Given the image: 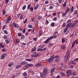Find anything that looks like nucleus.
Returning <instances> with one entry per match:
<instances>
[{"label": "nucleus", "instance_id": "f257e3e1", "mask_svg": "<svg viewBox=\"0 0 78 78\" xmlns=\"http://www.w3.org/2000/svg\"><path fill=\"white\" fill-rule=\"evenodd\" d=\"M48 71V69L47 68H44L43 70V72L41 73V76L42 78H45V76L47 74V72Z\"/></svg>", "mask_w": 78, "mask_h": 78}, {"label": "nucleus", "instance_id": "f03ea898", "mask_svg": "<svg viewBox=\"0 0 78 78\" xmlns=\"http://www.w3.org/2000/svg\"><path fill=\"white\" fill-rule=\"evenodd\" d=\"M67 55H65V63H67V59H69V57H70V51L67 50Z\"/></svg>", "mask_w": 78, "mask_h": 78}, {"label": "nucleus", "instance_id": "7ed1b4c3", "mask_svg": "<svg viewBox=\"0 0 78 78\" xmlns=\"http://www.w3.org/2000/svg\"><path fill=\"white\" fill-rule=\"evenodd\" d=\"M74 9V7L73 6H72L71 9H70V8L69 7L66 8V10L65 11V12L67 14L71 10V12H73V10Z\"/></svg>", "mask_w": 78, "mask_h": 78}, {"label": "nucleus", "instance_id": "20e7f679", "mask_svg": "<svg viewBox=\"0 0 78 78\" xmlns=\"http://www.w3.org/2000/svg\"><path fill=\"white\" fill-rule=\"evenodd\" d=\"M78 23V20H76L74 21V23H71V26H70V28L71 29H73V28H74V27L76 26V25H77Z\"/></svg>", "mask_w": 78, "mask_h": 78}, {"label": "nucleus", "instance_id": "39448f33", "mask_svg": "<svg viewBox=\"0 0 78 78\" xmlns=\"http://www.w3.org/2000/svg\"><path fill=\"white\" fill-rule=\"evenodd\" d=\"M53 38V36H51V37L48 38L46 40L44 41V44H48L50 42L49 41H51L52 39Z\"/></svg>", "mask_w": 78, "mask_h": 78}, {"label": "nucleus", "instance_id": "423d86ee", "mask_svg": "<svg viewBox=\"0 0 78 78\" xmlns=\"http://www.w3.org/2000/svg\"><path fill=\"white\" fill-rule=\"evenodd\" d=\"M11 20V16H9L8 19L6 20L5 22L6 23H9Z\"/></svg>", "mask_w": 78, "mask_h": 78}, {"label": "nucleus", "instance_id": "0eeeda50", "mask_svg": "<svg viewBox=\"0 0 78 78\" xmlns=\"http://www.w3.org/2000/svg\"><path fill=\"white\" fill-rule=\"evenodd\" d=\"M54 59L53 57L51 56L47 61V62H51L53 61Z\"/></svg>", "mask_w": 78, "mask_h": 78}, {"label": "nucleus", "instance_id": "6e6552de", "mask_svg": "<svg viewBox=\"0 0 78 78\" xmlns=\"http://www.w3.org/2000/svg\"><path fill=\"white\" fill-rule=\"evenodd\" d=\"M75 44H78V39H77L74 42H73L72 44V47L73 48L74 47V45H75Z\"/></svg>", "mask_w": 78, "mask_h": 78}, {"label": "nucleus", "instance_id": "1a4fd4ad", "mask_svg": "<svg viewBox=\"0 0 78 78\" xmlns=\"http://www.w3.org/2000/svg\"><path fill=\"white\" fill-rule=\"evenodd\" d=\"M71 71H72V70H69L67 71V75L68 76H70V75H72V72Z\"/></svg>", "mask_w": 78, "mask_h": 78}, {"label": "nucleus", "instance_id": "9d476101", "mask_svg": "<svg viewBox=\"0 0 78 78\" xmlns=\"http://www.w3.org/2000/svg\"><path fill=\"white\" fill-rule=\"evenodd\" d=\"M7 55V54L5 53L2 55L1 57V59H5V58L6 56Z\"/></svg>", "mask_w": 78, "mask_h": 78}, {"label": "nucleus", "instance_id": "9b49d317", "mask_svg": "<svg viewBox=\"0 0 78 78\" xmlns=\"http://www.w3.org/2000/svg\"><path fill=\"white\" fill-rule=\"evenodd\" d=\"M13 26H14L15 28H18L19 27V26H17V24H16V23H13L12 24V26L11 27H13Z\"/></svg>", "mask_w": 78, "mask_h": 78}, {"label": "nucleus", "instance_id": "f8f14e48", "mask_svg": "<svg viewBox=\"0 0 78 78\" xmlns=\"http://www.w3.org/2000/svg\"><path fill=\"white\" fill-rule=\"evenodd\" d=\"M13 65H14V62H11L9 64L8 66L9 67H11Z\"/></svg>", "mask_w": 78, "mask_h": 78}, {"label": "nucleus", "instance_id": "ddd939ff", "mask_svg": "<svg viewBox=\"0 0 78 78\" xmlns=\"http://www.w3.org/2000/svg\"><path fill=\"white\" fill-rule=\"evenodd\" d=\"M20 64H21V65H26V64H27L28 63L27 62H25L22 61L20 62Z\"/></svg>", "mask_w": 78, "mask_h": 78}, {"label": "nucleus", "instance_id": "4468645a", "mask_svg": "<svg viewBox=\"0 0 78 78\" xmlns=\"http://www.w3.org/2000/svg\"><path fill=\"white\" fill-rule=\"evenodd\" d=\"M55 70V68H54L52 69L51 70V73H53Z\"/></svg>", "mask_w": 78, "mask_h": 78}, {"label": "nucleus", "instance_id": "2eb2a0df", "mask_svg": "<svg viewBox=\"0 0 78 78\" xmlns=\"http://www.w3.org/2000/svg\"><path fill=\"white\" fill-rule=\"evenodd\" d=\"M36 47L34 46V48H32L31 50V52H32L33 51H36Z\"/></svg>", "mask_w": 78, "mask_h": 78}, {"label": "nucleus", "instance_id": "dca6fc26", "mask_svg": "<svg viewBox=\"0 0 78 78\" xmlns=\"http://www.w3.org/2000/svg\"><path fill=\"white\" fill-rule=\"evenodd\" d=\"M66 45H63L61 46V49H62V50H64L66 48Z\"/></svg>", "mask_w": 78, "mask_h": 78}, {"label": "nucleus", "instance_id": "f3484780", "mask_svg": "<svg viewBox=\"0 0 78 78\" xmlns=\"http://www.w3.org/2000/svg\"><path fill=\"white\" fill-rule=\"evenodd\" d=\"M62 17H65V16H66V14H67V13L65 12V13H63L62 12Z\"/></svg>", "mask_w": 78, "mask_h": 78}, {"label": "nucleus", "instance_id": "a211bd4d", "mask_svg": "<svg viewBox=\"0 0 78 78\" xmlns=\"http://www.w3.org/2000/svg\"><path fill=\"white\" fill-rule=\"evenodd\" d=\"M21 66L22 65H17L16 66V69H19L20 67H21Z\"/></svg>", "mask_w": 78, "mask_h": 78}, {"label": "nucleus", "instance_id": "6ab92c4d", "mask_svg": "<svg viewBox=\"0 0 78 78\" xmlns=\"http://www.w3.org/2000/svg\"><path fill=\"white\" fill-rule=\"evenodd\" d=\"M38 6L39 5L37 4L36 6L34 7V9H35V10H36V9H37V8H38Z\"/></svg>", "mask_w": 78, "mask_h": 78}, {"label": "nucleus", "instance_id": "aec40b11", "mask_svg": "<svg viewBox=\"0 0 78 78\" xmlns=\"http://www.w3.org/2000/svg\"><path fill=\"white\" fill-rule=\"evenodd\" d=\"M36 66H38V67H39L40 66H41V63L39 62L37 63L36 65Z\"/></svg>", "mask_w": 78, "mask_h": 78}, {"label": "nucleus", "instance_id": "412c9836", "mask_svg": "<svg viewBox=\"0 0 78 78\" xmlns=\"http://www.w3.org/2000/svg\"><path fill=\"white\" fill-rule=\"evenodd\" d=\"M27 66H28V67H32L33 66V65L31 64H27Z\"/></svg>", "mask_w": 78, "mask_h": 78}, {"label": "nucleus", "instance_id": "4be33fe9", "mask_svg": "<svg viewBox=\"0 0 78 78\" xmlns=\"http://www.w3.org/2000/svg\"><path fill=\"white\" fill-rule=\"evenodd\" d=\"M31 21L32 22H33L34 21H35V18H34V17H32L31 18Z\"/></svg>", "mask_w": 78, "mask_h": 78}, {"label": "nucleus", "instance_id": "5701e85b", "mask_svg": "<svg viewBox=\"0 0 78 78\" xmlns=\"http://www.w3.org/2000/svg\"><path fill=\"white\" fill-rule=\"evenodd\" d=\"M0 46H1V48H4L5 46L4 45H3V44H2V43H0Z\"/></svg>", "mask_w": 78, "mask_h": 78}, {"label": "nucleus", "instance_id": "b1692460", "mask_svg": "<svg viewBox=\"0 0 78 78\" xmlns=\"http://www.w3.org/2000/svg\"><path fill=\"white\" fill-rule=\"evenodd\" d=\"M71 24H72L71 23H69L68 24H67L66 27L67 26V27H69V28H70V26H71Z\"/></svg>", "mask_w": 78, "mask_h": 78}, {"label": "nucleus", "instance_id": "393cba45", "mask_svg": "<svg viewBox=\"0 0 78 78\" xmlns=\"http://www.w3.org/2000/svg\"><path fill=\"white\" fill-rule=\"evenodd\" d=\"M60 60V58H56L55 60V62H59V61Z\"/></svg>", "mask_w": 78, "mask_h": 78}, {"label": "nucleus", "instance_id": "a878e982", "mask_svg": "<svg viewBox=\"0 0 78 78\" xmlns=\"http://www.w3.org/2000/svg\"><path fill=\"white\" fill-rule=\"evenodd\" d=\"M68 30V27H67V26H66V28H65L64 30V33H66L67 31Z\"/></svg>", "mask_w": 78, "mask_h": 78}, {"label": "nucleus", "instance_id": "bb28decb", "mask_svg": "<svg viewBox=\"0 0 78 78\" xmlns=\"http://www.w3.org/2000/svg\"><path fill=\"white\" fill-rule=\"evenodd\" d=\"M60 76H65V74L64 73H60Z\"/></svg>", "mask_w": 78, "mask_h": 78}, {"label": "nucleus", "instance_id": "cd10ccee", "mask_svg": "<svg viewBox=\"0 0 78 78\" xmlns=\"http://www.w3.org/2000/svg\"><path fill=\"white\" fill-rule=\"evenodd\" d=\"M28 66H27V65H26L25 67H24V70H27V69H28Z\"/></svg>", "mask_w": 78, "mask_h": 78}, {"label": "nucleus", "instance_id": "c85d7f7f", "mask_svg": "<svg viewBox=\"0 0 78 78\" xmlns=\"http://www.w3.org/2000/svg\"><path fill=\"white\" fill-rule=\"evenodd\" d=\"M7 38L8 37H7V36H6V35H4L3 36V39H7Z\"/></svg>", "mask_w": 78, "mask_h": 78}, {"label": "nucleus", "instance_id": "c756f323", "mask_svg": "<svg viewBox=\"0 0 78 78\" xmlns=\"http://www.w3.org/2000/svg\"><path fill=\"white\" fill-rule=\"evenodd\" d=\"M36 52H34V54H33L32 56L33 58H34V57H35V56H36Z\"/></svg>", "mask_w": 78, "mask_h": 78}, {"label": "nucleus", "instance_id": "7c9ffc66", "mask_svg": "<svg viewBox=\"0 0 78 78\" xmlns=\"http://www.w3.org/2000/svg\"><path fill=\"white\" fill-rule=\"evenodd\" d=\"M67 3V1H66L65 2V3L63 4V7H66V3Z\"/></svg>", "mask_w": 78, "mask_h": 78}, {"label": "nucleus", "instance_id": "2f4dec72", "mask_svg": "<svg viewBox=\"0 0 78 78\" xmlns=\"http://www.w3.org/2000/svg\"><path fill=\"white\" fill-rule=\"evenodd\" d=\"M59 56L58 55H57L55 56V57H54V58L57 59V58H59Z\"/></svg>", "mask_w": 78, "mask_h": 78}, {"label": "nucleus", "instance_id": "473e14b6", "mask_svg": "<svg viewBox=\"0 0 78 78\" xmlns=\"http://www.w3.org/2000/svg\"><path fill=\"white\" fill-rule=\"evenodd\" d=\"M66 25V23L65 22H63L62 25V27H65Z\"/></svg>", "mask_w": 78, "mask_h": 78}, {"label": "nucleus", "instance_id": "72a5a7b5", "mask_svg": "<svg viewBox=\"0 0 78 78\" xmlns=\"http://www.w3.org/2000/svg\"><path fill=\"white\" fill-rule=\"evenodd\" d=\"M42 30H40L39 32V36H41L42 35Z\"/></svg>", "mask_w": 78, "mask_h": 78}, {"label": "nucleus", "instance_id": "f704fd0d", "mask_svg": "<svg viewBox=\"0 0 78 78\" xmlns=\"http://www.w3.org/2000/svg\"><path fill=\"white\" fill-rule=\"evenodd\" d=\"M28 28H33V26L30 24L28 25Z\"/></svg>", "mask_w": 78, "mask_h": 78}, {"label": "nucleus", "instance_id": "c9c22d12", "mask_svg": "<svg viewBox=\"0 0 78 78\" xmlns=\"http://www.w3.org/2000/svg\"><path fill=\"white\" fill-rule=\"evenodd\" d=\"M6 50V48H4L2 49V52H5Z\"/></svg>", "mask_w": 78, "mask_h": 78}, {"label": "nucleus", "instance_id": "e433bc0d", "mask_svg": "<svg viewBox=\"0 0 78 78\" xmlns=\"http://www.w3.org/2000/svg\"><path fill=\"white\" fill-rule=\"evenodd\" d=\"M72 75L73 76H76V73L75 72H73L72 73Z\"/></svg>", "mask_w": 78, "mask_h": 78}, {"label": "nucleus", "instance_id": "4c0bfd02", "mask_svg": "<svg viewBox=\"0 0 78 78\" xmlns=\"http://www.w3.org/2000/svg\"><path fill=\"white\" fill-rule=\"evenodd\" d=\"M45 25H48V23H49V22H48V20H46V22H45Z\"/></svg>", "mask_w": 78, "mask_h": 78}, {"label": "nucleus", "instance_id": "58836bf2", "mask_svg": "<svg viewBox=\"0 0 78 78\" xmlns=\"http://www.w3.org/2000/svg\"><path fill=\"white\" fill-rule=\"evenodd\" d=\"M26 7H27V6H26V5H24L23 7V8H22L23 10H25Z\"/></svg>", "mask_w": 78, "mask_h": 78}, {"label": "nucleus", "instance_id": "ea45409f", "mask_svg": "<svg viewBox=\"0 0 78 78\" xmlns=\"http://www.w3.org/2000/svg\"><path fill=\"white\" fill-rule=\"evenodd\" d=\"M37 51H42V49L41 48H39L37 49Z\"/></svg>", "mask_w": 78, "mask_h": 78}, {"label": "nucleus", "instance_id": "a19ab883", "mask_svg": "<svg viewBox=\"0 0 78 78\" xmlns=\"http://www.w3.org/2000/svg\"><path fill=\"white\" fill-rule=\"evenodd\" d=\"M62 43H64L65 42V39L64 38H62Z\"/></svg>", "mask_w": 78, "mask_h": 78}, {"label": "nucleus", "instance_id": "79ce46f5", "mask_svg": "<svg viewBox=\"0 0 78 78\" xmlns=\"http://www.w3.org/2000/svg\"><path fill=\"white\" fill-rule=\"evenodd\" d=\"M3 32L5 33V34H8V32L6 30H4Z\"/></svg>", "mask_w": 78, "mask_h": 78}, {"label": "nucleus", "instance_id": "37998d69", "mask_svg": "<svg viewBox=\"0 0 78 78\" xmlns=\"http://www.w3.org/2000/svg\"><path fill=\"white\" fill-rule=\"evenodd\" d=\"M23 76H27V73H26V72H24L23 74Z\"/></svg>", "mask_w": 78, "mask_h": 78}, {"label": "nucleus", "instance_id": "c03bdc74", "mask_svg": "<svg viewBox=\"0 0 78 78\" xmlns=\"http://www.w3.org/2000/svg\"><path fill=\"white\" fill-rule=\"evenodd\" d=\"M26 60V61H32V59L29 58H27Z\"/></svg>", "mask_w": 78, "mask_h": 78}, {"label": "nucleus", "instance_id": "a18cd8bd", "mask_svg": "<svg viewBox=\"0 0 78 78\" xmlns=\"http://www.w3.org/2000/svg\"><path fill=\"white\" fill-rule=\"evenodd\" d=\"M33 41H35V42H36V41H37V39L36 38H33Z\"/></svg>", "mask_w": 78, "mask_h": 78}, {"label": "nucleus", "instance_id": "49530a36", "mask_svg": "<svg viewBox=\"0 0 78 78\" xmlns=\"http://www.w3.org/2000/svg\"><path fill=\"white\" fill-rule=\"evenodd\" d=\"M6 28V25L3 26V27L2 28V30H5V29Z\"/></svg>", "mask_w": 78, "mask_h": 78}, {"label": "nucleus", "instance_id": "de8ad7c7", "mask_svg": "<svg viewBox=\"0 0 78 78\" xmlns=\"http://www.w3.org/2000/svg\"><path fill=\"white\" fill-rule=\"evenodd\" d=\"M5 12H6L5 11V10L4 9H3V10L2 11V14L3 15H4V14H5Z\"/></svg>", "mask_w": 78, "mask_h": 78}, {"label": "nucleus", "instance_id": "09e8293b", "mask_svg": "<svg viewBox=\"0 0 78 78\" xmlns=\"http://www.w3.org/2000/svg\"><path fill=\"white\" fill-rule=\"evenodd\" d=\"M30 7H31V5L29 4L28 5L27 9H30Z\"/></svg>", "mask_w": 78, "mask_h": 78}, {"label": "nucleus", "instance_id": "8fccbe9b", "mask_svg": "<svg viewBox=\"0 0 78 78\" xmlns=\"http://www.w3.org/2000/svg\"><path fill=\"white\" fill-rule=\"evenodd\" d=\"M59 3L61 4L62 2V0H58Z\"/></svg>", "mask_w": 78, "mask_h": 78}, {"label": "nucleus", "instance_id": "3c124183", "mask_svg": "<svg viewBox=\"0 0 78 78\" xmlns=\"http://www.w3.org/2000/svg\"><path fill=\"white\" fill-rule=\"evenodd\" d=\"M71 22V20H67L66 22V23H69V22Z\"/></svg>", "mask_w": 78, "mask_h": 78}, {"label": "nucleus", "instance_id": "603ef678", "mask_svg": "<svg viewBox=\"0 0 78 78\" xmlns=\"http://www.w3.org/2000/svg\"><path fill=\"white\" fill-rule=\"evenodd\" d=\"M51 25L52 27H54L55 25V23L54 22L52 23L51 24Z\"/></svg>", "mask_w": 78, "mask_h": 78}, {"label": "nucleus", "instance_id": "864d4df0", "mask_svg": "<svg viewBox=\"0 0 78 78\" xmlns=\"http://www.w3.org/2000/svg\"><path fill=\"white\" fill-rule=\"evenodd\" d=\"M26 22H27V19H25L24 21L23 22V23H26Z\"/></svg>", "mask_w": 78, "mask_h": 78}, {"label": "nucleus", "instance_id": "5fc2aeb1", "mask_svg": "<svg viewBox=\"0 0 78 78\" xmlns=\"http://www.w3.org/2000/svg\"><path fill=\"white\" fill-rule=\"evenodd\" d=\"M30 11H33V8L32 7H30Z\"/></svg>", "mask_w": 78, "mask_h": 78}, {"label": "nucleus", "instance_id": "6e6d98bb", "mask_svg": "<svg viewBox=\"0 0 78 78\" xmlns=\"http://www.w3.org/2000/svg\"><path fill=\"white\" fill-rule=\"evenodd\" d=\"M69 68H70V69H72L73 68V65H70L69 66Z\"/></svg>", "mask_w": 78, "mask_h": 78}, {"label": "nucleus", "instance_id": "4d7b16f0", "mask_svg": "<svg viewBox=\"0 0 78 78\" xmlns=\"http://www.w3.org/2000/svg\"><path fill=\"white\" fill-rule=\"evenodd\" d=\"M48 3H49V2H48V0H46L45 2V4H48Z\"/></svg>", "mask_w": 78, "mask_h": 78}, {"label": "nucleus", "instance_id": "13d9d810", "mask_svg": "<svg viewBox=\"0 0 78 78\" xmlns=\"http://www.w3.org/2000/svg\"><path fill=\"white\" fill-rule=\"evenodd\" d=\"M9 0H5L6 4H7L8 3V2H9Z\"/></svg>", "mask_w": 78, "mask_h": 78}, {"label": "nucleus", "instance_id": "bf43d9fd", "mask_svg": "<svg viewBox=\"0 0 78 78\" xmlns=\"http://www.w3.org/2000/svg\"><path fill=\"white\" fill-rule=\"evenodd\" d=\"M5 42H6V43H7V44H9V41L8 40H6L5 41Z\"/></svg>", "mask_w": 78, "mask_h": 78}, {"label": "nucleus", "instance_id": "052dcab7", "mask_svg": "<svg viewBox=\"0 0 78 78\" xmlns=\"http://www.w3.org/2000/svg\"><path fill=\"white\" fill-rule=\"evenodd\" d=\"M53 20L54 21L56 20H57V18L55 17L53 18Z\"/></svg>", "mask_w": 78, "mask_h": 78}, {"label": "nucleus", "instance_id": "680f3d73", "mask_svg": "<svg viewBox=\"0 0 78 78\" xmlns=\"http://www.w3.org/2000/svg\"><path fill=\"white\" fill-rule=\"evenodd\" d=\"M40 55L39 54H37L36 55H35V57H39V56Z\"/></svg>", "mask_w": 78, "mask_h": 78}, {"label": "nucleus", "instance_id": "e2e57ef3", "mask_svg": "<svg viewBox=\"0 0 78 78\" xmlns=\"http://www.w3.org/2000/svg\"><path fill=\"white\" fill-rule=\"evenodd\" d=\"M74 61H76V62H78V58H77L76 59H74Z\"/></svg>", "mask_w": 78, "mask_h": 78}, {"label": "nucleus", "instance_id": "0e129e2a", "mask_svg": "<svg viewBox=\"0 0 78 78\" xmlns=\"http://www.w3.org/2000/svg\"><path fill=\"white\" fill-rule=\"evenodd\" d=\"M49 8H50V9H53V6H50Z\"/></svg>", "mask_w": 78, "mask_h": 78}, {"label": "nucleus", "instance_id": "69168bd1", "mask_svg": "<svg viewBox=\"0 0 78 78\" xmlns=\"http://www.w3.org/2000/svg\"><path fill=\"white\" fill-rule=\"evenodd\" d=\"M26 30L25 29H24L23 31V33H25Z\"/></svg>", "mask_w": 78, "mask_h": 78}, {"label": "nucleus", "instance_id": "338daca9", "mask_svg": "<svg viewBox=\"0 0 78 78\" xmlns=\"http://www.w3.org/2000/svg\"><path fill=\"white\" fill-rule=\"evenodd\" d=\"M42 18V17L41 16H38L37 17V19H41V18Z\"/></svg>", "mask_w": 78, "mask_h": 78}, {"label": "nucleus", "instance_id": "774afa93", "mask_svg": "<svg viewBox=\"0 0 78 78\" xmlns=\"http://www.w3.org/2000/svg\"><path fill=\"white\" fill-rule=\"evenodd\" d=\"M61 69L62 70H64V69H65V68L63 66H62Z\"/></svg>", "mask_w": 78, "mask_h": 78}]
</instances>
